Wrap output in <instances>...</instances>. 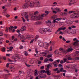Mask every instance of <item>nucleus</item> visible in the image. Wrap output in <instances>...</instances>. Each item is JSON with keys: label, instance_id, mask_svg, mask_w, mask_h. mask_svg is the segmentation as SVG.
I'll list each match as a JSON object with an SVG mask.
<instances>
[{"label": "nucleus", "instance_id": "nucleus-42", "mask_svg": "<svg viewBox=\"0 0 79 79\" xmlns=\"http://www.w3.org/2000/svg\"><path fill=\"white\" fill-rule=\"evenodd\" d=\"M59 34H61V35H63V33L61 31H60Z\"/></svg>", "mask_w": 79, "mask_h": 79}, {"label": "nucleus", "instance_id": "nucleus-17", "mask_svg": "<svg viewBox=\"0 0 79 79\" xmlns=\"http://www.w3.org/2000/svg\"><path fill=\"white\" fill-rule=\"evenodd\" d=\"M60 15L61 16H65L66 15H67V13L66 12H64L63 13V12H61L60 13Z\"/></svg>", "mask_w": 79, "mask_h": 79}, {"label": "nucleus", "instance_id": "nucleus-3", "mask_svg": "<svg viewBox=\"0 0 79 79\" xmlns=\"http://www.w3.org/2000/svg\"><path fill=\"white\" fill-rule=\"evenodd\" d=\"M71 18L73 19H76V18H78L79 17V14L78 13H74V14H72L70 16Z\"/></svg>", "mask_w": 79, "mask_h": 79}, {"label": "nucleus", "instance_id": "nucleus-31", "mask_svg": "<svg viewBox=\"0 0 79 79\" xmlns=\"http://www.w3.org/2000/svg\"><path fill=\"white\" fill-rule=\"evenodd\" d=\"M61 18H60V19L57 18L56 19H55L54 20V21H56V20H57V21H60V20H61Z\"/></svg>", "mask_w": 79, "mask_h": 79}, {"label": "nucleus", "instance_id": "nucleus-33", "mask_svg": "<svg viewBox=\"0 0 79 79\" xmlns=\"http://www.w3.org/2000/svg\"><path fill=\"white\" fill-rule=\"evenodd\" d=\"M24 52L25 53L24 54L25 55V56H27L28 55V53L26 52V51H25Z\"/></svg>", "mask_w": 79, "mask_h": 79}, {"label": "nucleus", "instance_id": "nucleus-39", "mask_svg": "<svg viewBox=\"0 0 79 79\" xmlns=\"http://www.w3.org/2000/svg\"><path fill=\"white\" fill-rule=\"evenodd\" d=\"M13 49V47H10V51H11V50H12Z\"/></svg>", "mask_w": 79, "mask_h": 79}, {"label": "nucleus", "instance_id": "nucleus-6", "mask_svg": "<svg viewBox=\"0 0 79 79\" xmlns=\"http://www.w3.org/2000/svg\"><path fill=\"white\" fill-rule=\"evenodd\" d=\"M69 5L71 6V5H72L73 4L76 3L77 2V0H69Z\"/></svg>", "mask_w": 79, "mask_h": 79}, {"label": "nucleus", "instance_id": "nucleus-26", "mask_svg": "<svg viewBox=\"0 0 79 79\" xmlns=\"http://www.w3.org/2000/svg\"><path fill=\"white\" fill-rule=\"evenodd\" d=\"M42 23L40 22H36L35 23V24L36 25H40V24H41Z\"/></svg>", "mask_w": 79, "mask_h": 79}, {"label": "nucleus", "instance_id": "nucleus-45", "mask_svg": "<svg viewBox=\"0 0 79 79\" xmlns=\"http://www.w3.org/2000/svg\"><path fill=\"white\" fill-rule=\"evenodd\" d=\"M56 22L57 23H58V22H57L56 21V20L55 21V20H54L53 22V23H55Z\"/></svg>", "mask_w": 79, "mask_h": 79}, {"label": "nucleus", "instance_id": "nucleus-41", "mask_svg": "<svg viewBox=\"0 0 79 79\" xmlns=\"http://www.w3.org/2000/svg\"><path fill=\"white\" fill-rule=\"evenodd\" d=\"M39 35H36V37H35V39H37L38 38H39Z\"/></svg>", "mask_w": 79, "mask_h": 79}, {"label": "nucleus", "instance_id": "nucleus-59", "mask_svg": "<svg viewBox=\"0 0 79 79\" xmlns=\"http://www.w3.org/2000/svg\"><path fill=\"white\" fill-rule=\"evenodd\" d=\"M40 60H44V57H40Z\"/></svg>", "mask_w": 79, "mask_h": 79}, {"label": "nucleus", "instance_id": "nucleus-25", "mask_svg": "<svg viewBox=\"0 0 79 79\" xmlns=\"http://www.w3.org/2000/svg\"><path fill=\"white\" fill-rule=\"evenodd\" d=\"M41 54L43 56H46L47 54V52H42L41 53Z\"/></svg>", "mask_w": 79, "mask_h": 79}, {"label": "nucleus", "instance_id": "nucleus-1", "mask_svg": "<svg viewBox=\"0 0 79 79\" xmlns=\"http://www.w3.org/2000/svg\"><path fill=\"white\" fill-rule=\"evenodd\" d=\"M33 71L31 69H29L27 71V75L26 77V79H32L34 77H33L31 76L29 74H31Z\"/></svg>", "mask_w": 79, "mask_h": 79}, {"label": "nucleus", "instance_id": "nucleus-15", "mask_svg": "<svg viewBox=\"0 0 79 79\" xmlns=\"http://www.w3.org/2000/svg\"><path fill=\"white\" fill-rule=\"evenodd\" d=\"M35 3L33 2H31L30 4V6L31 8H32L34 5Z\"/></svg>", "mask_w": 79, "mask_h": 79}, {"label": "nucleus", "instance_id": "nucleus-34", "mask_svg": "<svg viewBox=\"0 0 79 79\" xmlns=\"http://www.w3.org/2000/svg\"><path fill=\"white\" fill-rule=\"evenodd\" d=\"M68 60H73V58H71V57L70 56H69L67 58Z\"/></svg>", "mask_w": 79, "mask_h": 79}, {"label": "nucleus", "instance_id": "nucleus-60", "mask_svg": "<svg viewBox=\"0 0 79 79\" xmlns=\"http://www.w3.org/2000/svg\"><path fill=\"white\" fill-rule=\"evenodd\" d=\"M2 35H3V33L0 32V36H2Z\"/></svg>", "mask_w": 79, "mask_h": 79}, {"label": "nucleus", "instance_id": "nucleus-12", "mask_svg": "<svg viewBox=\"0 0 79 79\" xmlns=\"http://www.w3.org/2000/svg\"><path fill=\"white\" fill-rule=\"evenodd\" d=\"M45 32H52V30L49 28H47L45 29Z\"/></svg>", "mask_w": 79, "mask_h": 79}, {"label": "nucleus", "instance_id": "nucleus-64", "mask_svg": "<svg viewBox=\"0 0 79 79\" xmlns=\"http://www.w3.org/2000/svg\"><path fill=\"white\" fill-rule=\"evenodd\" d=\"M5 79H8V75H7L6 76Z\"/></svg>", "mask_w": 79, "mask_h": 79}, {"label": "nucleus", "instance_id": "nucleus-40", "mask_svg": "<svg viewBox=\"0 0 79 79\" xmlns=\"http://www.w3.org/2000/svg\"><path fill=\"white\" fill-rule=\"evenodd\" d=\"M73 22L71 21H69V24H72L73 23Z\"/></svg>", "mask_w": 79, "mask_h": 79}, {"label": "nucleus", "instance_id": "nucleus-18", "mask_svg": "<svg viewBox=\"0 0 79 79\" xmlns=\"http://www.w3.org/2000/svg\"><path fill=\"white\" fill-rule=\"evenodd\" d=\"M10 69L11 71H15V67L13 66H11L10 67Z\"/></svg>", "mask_w": 79, "mask_h": 79}, {"label": "nucleus", "instance_id": "nucleus-51", "mask_svg": "<svg viewBox=\"0 0 79 79\" xmlns=\"http://www.w3.org/2000/svg\"><path fill=\"white\" fill-rule=\"evenodd\" d=\"M58 68H56V69H54L53 70V71H57V70H58Z\"/></svg>", "mask_w": 79, "mask_h": 79}, {"label": "nucleus", "instance_id": "nucleus-38", "mask_svg": "<svg viewBox=\"0 0 79 79\" xmlns=\"http://www.w3.org/2000/svg\"><path fill=\"white\" fill-rule=\"evenodd\" d=\"M25 64H26V66H27V67H30V66H31V65L27 64L26 63H25Z\"/></svg>", "mask_w": 79, "mask_h": 79}, {"label": "nucleus", "instance_id": "nucleus-43", "mask_svg": "<svg viewBox=\"0 0 79 79\" xmlns=\"http://www.w3.org/2000/svg\"><path fill=\"white\" fill-rule=\"evenodd\" d=\"M64 61H63V60H61L60 61V64H63V63H64Z\"/></svg>", "mask_w": 79, "mask_h": 79}, {"label": "nucleus", "instance_id": "nucleus-61", "mask_svg": "<svg viewBox=\"0 0 79 79\" xmlns=\"http://www.w3.org/2000/svg\"><path fill=\"white\" fill-rule=\"evenodd\" d=\"M15 79H20V78L18 77H16Z\"/></svg>", "mask_w": 79, "mask_h": 79}, {"label": "nucleus", "instance_id": "nucleus-27", "mask_svg": "<svg viewBox=\"0 0 79 79\" xmlns=\"http://www.w3.org/2000/svg\"><path fill=\"white\" fill-rule=\"evenodd\" d=\"M76 11H70L69 12V14H71V13H76Z\"/></svg>", "mask_w": 79, "mask_h": 79}, {"label": "nucleus", "instance_id": "nucleus-16", "mask_svg": "<svg viewBox=\"0 0 79 79\" xmlns=\"http://www.w3.org/2000/svg\"><path fill=\"white\" fill-rule=\"evenodd\" d=\"M27 15V13H25V19L27 20V21H29V16Z\"/></svg>", "mask_w": 79, "mask_h": 79}, {"label": "nucleus", "instance_id": "nucleus-9", "mask_svg": "<svg viewBox=\"0 0 79 79\" xmlns=\"http://www.w3.org/2000/svg\"><path fill=\"white\" fill-rule=\"evenodd\" d=\"M39 31L41 34H45V29H43L42 28H41L39 30Z\"/></svg>", "mask_w": 79, "mask_h": 79}, {"label": "nucleus", "instance_id": "nucleus-48", "mask_svg": "<svg viewBox=\"0 0 79 79\" xmlns=\"http://www.w3.org/2000/svg\"><path fill=\"white\" fill-rule=\"evenodd\" d=\"M34 41V39H33L31 41L30 43V44H32V43Z\"/></svg>", "mask_w": 79, "mask_h": 79}, {"label": "nucleus", "instance_id": "nucleus-32", "mask_svg": "<svg viewBox=\"0 0 79 79\" xmlns=\"http://www.w3.org/2000/svg\"><path fill=\"white\" fill-rule=\"evenodd\" d=\"M6 33L8 32V27H6Z\"/></svg>", "mask_w": 79, "mask_h": 79}, {"label": "nucleus", "instance_id": "nucleus-56", "mask_svg": "<svg viewBox=\"0 0 79 79\" xmlns=\"http://www.w3.org/2000/svg\"><path fill=\"white\" fill-rule=\"evenodd\" d=\"M71 42V41L69 40H67L66 41V43L67 44H68L69 43H70Z\"/></svg>", "mask_w": 79, "mask_h": 79}, {"label": "nucleus", "instance_id": "nucleus-30", "mask_svg": "<svg viewBox=\"0 0 79 79\" xmlns=\"http://www.w3.org/2000/svg\"><path fill=\"white\" fill-rule=\"evenodd\" d=\"M40 73H47V71H45L44 70H42L41 71Z\"/></svg>", "mask_w": 79, "mask_h": 79}, {"label": "nucleus", "instance_id": "nucleus-52", "mask_svg": "<svg viewBox=\"0 0 79 79\" xmlns=\"http://www.w3.org/2000/svg\"><path fill=\"white\" fill-rule=\"evenodd\" d=\"M71 27L72 28H76V27L75 26L73 25L71 26Z\"/></svg>", "mask_w": 79, "mask_h": 79}, {"label": "nucleus", "instance_id": "nucleus-2", "mask_svg": "<svg viewBox=\"0 0 79 79\" xmlns=\"http://www.w3.org/2000/svg\"><path fill=\"white\" fill-rule=\"evenodd\" d=\"M20 37L21 39H23L24 40H26V39H28L29 40V39L34 37V36L32 35H28L25 36H20Z\"/></svg>", "mask_w": 79, "mask_h": 79}, {"label": "nucleus", "instance_id": "nucleus-50", "mask_svg": "<svg viewBox=\"0 0 79 79\" xmlns=\"http://www.w3.org/2000/svg\"><path fill=\"white\" fill-rule=\"evenodd\" d=\"M51 67V65L50 64H48L47 66V68H50Z\"/></svg>", "mask_w": 79, "mask_h": 79}, {"label": "nucleus", "instance_id": "nucleus-47", "mask_svg": "<svg viewBox=\"0 0 79 79\" xmlns=\"http://www.w3.org/2000/svg\"><path fill=\"white\" fill-rule=\"evenodd\" d=\"M40 69H44V66H41L40 67Z\"/></svg>", "mask_w": 79, "mask_h": 79}, {"label": "nucleus", "instance_id": "nucleus-13", "mask_svg": "<svg viewBox=\"0 0 79 79\" xmlns=\"http://www.w3.org/2000/svg\"><path fill=\"white\" fill-rule=\"evenodd\" d=\"M28 7H29V5H28V4H27V3H26L23 6V8H27Z\"/></svg>", "mask_w": 79, "mask_h": 79}, {"label": "nucleus", "instance_id": "nucleus-4", "mask_svg": "<svg viewBox=\"0 0 79 79\" xmlns=\"http://www.w3.org/2000/svg\"><path fill=\"white\" fill-rule=\"evenodd\" d=\"M73 41H76V42L73 43V45H75V46H79V44L78 42H79V40H77V38H75L73 39Z\"/></svg>", "mask_w": 79, "mask_h": 79}, {"label": "nucleus", "instance_id": "nucleus-53", "mask_svg": "<svg viewBox=\"0 0 79 79\" xmlns=\"http://www.w3.org/2000/svg\"><path fill=\"white\" fill-rule=\"evenodd\" d=\"M62 40L64 42H66V40H65V39H64V37L62 38Z\"/></svg>", "mask_w": 79, "mask_h": 79}, {"label": "nucleus", "instance_id": "nucleus-10", "mask_svg": "<svg viewBox=\"0 0 79 79\" xmlns=\"http://www.w3.org/2000/svg\"><path fill=\"white\" fill-rule=\"evenodd\" d=\"M35 5H36V7H39L40 5V2L37 1L35 2L34 3Z\"/></svg>", "mask_w": 79, "mask_h": 79}, {"label": "nucleus", "instance_id": "nucleus-11", "mask_svg": "<svg viewBox=\"0 0 79 79\" xmlns=\"http://www.w3.org/2000/svg\"><path fill=\"white\" fill-rule=\"evenodd\" d=\"M46 23L48 26H50L52 25V22L50 20H48L46 21Z\"/></svg>", "mask_w": 79, "mask_h": 79}, {"label": "nucleus", "instance_id": "nucleus-21", "mask_svg": "<svg viewBox=\"0 0 79 79\" xmlns=\"http://www.w3.org/2000/svg\"><path fill=\"white\" fill-rule=\"evenodd\" d=\"M73 50V49L72 48H69L66 51L67 52H71V51Z\"/></svg>", "mask_w": 79, "mask_h": 79}, {"label": "nucleus", "instance_id": "nucleus-58", "mask_svg": "<svg viewBox=\"0 0 79 79\" xmlns=\"http://www.w3.org/2000/svg\"><path fill=\"white\" fill-rule=\"evenodd\" d=\"M23 48H24V47H23V46H20V49H23Z\"/></svg>", "mask_w": 79, "mask_h": 79}, {"label": "nucleus", "instance_id": "nucleus-20", "mask_svg": "<svg viewBox=\"0 0 79 79\" xmlns=\"http://www.w3.org/2000/svg\"><path fill=\"white\" fill-rule=\"evenodd\" d=\"M48 76H50L51 75V73L50 72V71L48 70H47L46 71V73Z\"/></svg>", "mask_w": 79, "mask_h": 79}, {"label": "nucleus", "instance_id": "nucleus-28", "mask_svg": "<svg viewBox=\"0 0 79 79\" xmlns=\"http://www.w3.org/2000/svg\"><path fill=\"white\" fill-rule=\"evenodd\" d=\"M50 57H52V55L49 54L47 56V58H50Z\"/></svg>", "mask_w": 79, "mask_h": 79}, {"label": "nucleus", "instance_id": "nucleus-23", "mask_svg": "<svg viewBox=\"0 0 79 79\" xmlns=\"http://www.w3.org/2000/svg\"><path fill=\"white\" fill-rule=\"evenodd\" d=\"M60 50L61 52H62L63 53H66V51L65 50H63L62 48H60Z\"/></svg>", "mask_w": 79, "mask_h": 79}, {"label": "nucleus", "instance_id": "nucleus-55", "mask_svg": "<svg viewBox=\"0 0 79 79\" xmlns=\"http://www.w3.org/2000/svg\"><path fill=\"white\" fill-rule=\"evenodd\" d=\"M69 21H66V23L67 24H69Z\"/></svg>", "mask_w": 79, "mask_h": 79}, {"label": "nucleus", "instance_id": "nucleus-24", "mask_svg": "<svg viewBox=\"0 0 79 79\" xmlns=\"http://www.w3.org/2000/svg\"><path fill=\"white\" fill-rule=\"evenodd\" d=\"M1 50L3 52H5V47H3L1 48Z\"/></svg>", "mask_w": 79, "mask_h": 79}, {"label": "nucleus", "instance_id": "nucleus-29", "mask_svg": "<svg viewBox=\"0 0 79 79\" xmlns=\"http://www.w3.org/2000/svg\"><path fill=\"white\" fill-rule=\"evenodd\" d=\"M48 61H49V60L47 58L45 59L44 60V62L45 63H47Z\"/></svg>", "mask_w": 79, "mask_h": 79}, {"label": "nucleus", "instance_id": "nucleus-57", "mask_svg": "<svg viewBox=\"0 0 79 79\" xmlns=\"http://www.w3.org/2000/svg\"><path fill=\"white\" fill-rule=\"evenodd\" d=\"M53 13H54L55 14H56V13H57V12L55 10H53Z\"/></svg>", "mask_w": 79, "mask_h": 79}, {"label": "nucleus", "instance_id": "nucleus-22", "mask_svg": "<svg viewBox=\"0 0 79 79\" xmlns=\"http://www.w3.org/2000/svg\"><path fill=\"white\" fill-rule=\"evenodd\" d=\"M34 75L35 76H37L38 75V73H37V70H35Z\"/></svg>", "mask_w": 79, "mask_h": 79}, {"label": "nucleus", "instance_id": "nucleus-7", "mask_svg": "<svg viewBox=\"0 0 79 79\" xmlns=\"http://www.w3.org/2000/svg\"><path fill=\"white\" fill-rule=\"evenodd\" d=\"M47 16V14H43L41 15V16H39L38 17V20H40V19H43L42 17H45V16Z\"/></svg>", "mask_w": 79, "mask_h": 79}, {"label": "nucleus", "instance_id": "nucleus-49", "mask_svg": "<svg viewBox=\"0 0 79 79\" xmlns=\"http://www.w3.org/2000/svg\"><path fill=\"white\" fill-rule=\"evenodd\" d=\"M45 13H46V15H48V13H49L48 11H45Z\"/></svg>", "mask_w": 79, "mask_h": 79}, {"label": "nucleus", "instance_id": "nucleus-5", "mask_svg": "<svg viewBox=\"0 0 79 79\" xmlns=\"http://www.w3.org/2000/svg\"><path fill=\"white\" fill-rule=\"evenodd\" d=\"M64 26H62V27H60L58 29V30L55 32V34H56L59 31H61V30H63V31H64L66 29V27H64Z\"/></svg>", "mask_w": 79, "mask_h": 79}, {"label": "nucleus", "instance_id": "nucleus-35", "mask_svg": "<svg viewBox=\"0 0 79 79\" xmlns=\"http://www.w3.org/2000/svg\"><path fill=\"white\" fill-rule=\"evenodd\" d=\"M22 19L23 20V23H25L26 22V20H25V19L23 18V17H22Z\"/></svg>", "mask_w": 79, "mask_h": 79}, {"label": "nucleus", "instance_id": "nucleus-46", "mask_svg": "<svg viewBox=\"0 0 79 79\" xmlns=\"http://www.w3.org/2000/svg\"><path fill=\"white\" fill-rule=\"evenodd\" d=\"M58 66L59 67H63V65H62V64H59L58 65Z\"/></svg>", "mask_w": 79, "mask_h": 79}, {"label": "nucleus", "instance_id": "nucleus-62", "mask_svg": "<svg viewBox=\"0 0 79 79\" xmlns=\"http://www.w3.org/2000/svg\"><path fill=\"white\" fill-rule=\"evenodd\" d=\"M25 2L26 3H28L29 2V0H25Z\"/></svg>", "mask_w": 79, "mask_h": 79}, {"label": "nucleus", "instance_id": "nucleus-37", "mask_svg": "<svg viewBox=\"0 0 79 79\" xmlns=\"http://www.w3.org/2000/svg\"><path fill=\"white\" fill-rule=\"evenodd\" d=\"M63 68L61 67L60 69V72H63Z\"/></svg>", "mask_w": 79, "mask_h": 79}, {"label": "nucleus", "instance_id": "nucleus-36", "mask_svg": "<svg viewBox=\"0 0 79 79\" xmlns=\"http://www.w3.org/2000/svg\"><path fill=\"white\" fill-rule=\"evenodd\" d=\"M63 60L64 61V63H66V61H67V59H66V58H64L63 59Z\"/></svg>", "mask_w": 79, "mask_h": 79}, {"label": "nucleus", "instance_id": "nucleus-14", "mask_svg": "<svg viewBox=\"0 0 79 79\" xmlns=\"http://www.w3.org/2000/svg\"><path fill=\"white\" fill-rule=\"evenodd\" d=\"M26 30V27L25 26L22 27L20 29L21 31H25Z\"/></svg>", "mask_w": 79, "mask_h": 79}, {"label": "nucleus", "instance_id": "nucleus-63", "mask_svg": "<svg viewBox=\"0 0 79 79\" xmlns=\"http://www.w3.org/2000/svg\"><path fill=\"white\" fill-rule=\"evenodd\" d=\"M58 52V51L57 50H56L54 51V53L55 54H56Z\"/></svg>", "mask_w": 79, "mask_h": 79}, {"label": "nucleus", "instance_id": "nucleus-54", "mask_svg": "<svg viewBox=\"0 0 79 79\" xmlns=\"http://www.w3.org/2000/svg\"><path fill=\"white\" fill-rule=\"evenodd\" d=\"M15 59H17V60H19L20 59V57L19 56L16 57L15 58Z\"/></svg>", "mask_w": 79, "mask_h": 79}, {"label": "nucleus", "instance_id": "nucleus-8", "mask_svg": "<svg viewBox=\"0 0 79 79\" xmlns=\"http://www.w3.org/2000/svg\"><path fill=\"white\" fill-rule=\"evenodd\" d=\"M51 9L52 11H57V12H61L62 11V10H60V9L59 8H56L54 9L53 7H52Z\"/></svg>", "mask_w": 79, "mask_h": 79}, {"label": "nucleus", "instance_id": "nucleus-44", "mask_svg": "<svg viewBox=\"0 0 79 79\" xmlns=\"http://www.w3.org/2000/svg\"><path fill=\"white\" fill-rule=\"evenodd\" d=\"M49 60L50 61H51V62H52L53 61V60L52 58H50Z\"/></svg>", "mask_w": 79, "mask_h": 79}, {"label": "nucleus", "instance_id": "nucleus-19", "mask_svg": "<svg viewBox=\"0 0 79 79\" xmlns=\"http://www.w3.org/2000/svg\"><path fill=\"white\" fill-rule=\"evenodd\" d=\"M44 43L42 42H40V43H38L39 46H40V47H44Z\"/></svg>", "mask_w": 79, "mask_h": 79}]
</instances>
